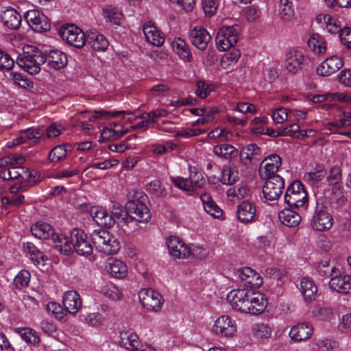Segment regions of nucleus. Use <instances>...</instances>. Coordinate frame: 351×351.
<instances>
[{
  "label": "nucleus",
  "mask_w": 351,
  "mask_h": 351,
  "mask_svg": "<svg viewBox=\"0 0 351 351\" xmlns=\"http://www.w3.org/2000/svg\"><path fill=\"white\" fill-rule=\"evenodd\" d=\"M191 43L199 50L206 49L211 38L208 32L202 26H196L190 32Z\"/></svg>",
  "instance_id": "25"
},
{
  "label": "nucleus",
  "mask_w": 351,
  "mask_h": 351,
  "mask_svg": "<svg viewBox=\"0 0 351 351\" xmlns=\"http://www.w3.org/2000/svg\"><path fill=\"white\" fill-rule=\"evenodd\" d=\"M44 58L49 69L59 70L67 64L66 54L58 49L50 50L44 56Z\"/></svg>",
  "instance_id": "23"
},
{
  "label": "nucleus",
  "mask_w": 351,
  "mask_h": 351,
  "mask_svg": "<svg viewBox=\"0 0 351 351\" xmlns=\"http://www.w3.org/2000/svg\"><path fill=\"white\" fill-rule=\"evenodd\" d=\"M119 345L127 351H157L151 346L144 348L138 336L130 331H121L119 333Z\"/></svg>",
  "instance_id": "11"
},
{
  "label": "nucleus",
  "mask_w": 351,
  "mask_h": 351,
  "mask_svg": "<svg viewBox=\"0 0 351 351\" xmlns=\"http://www.w3.org/2000/svg\"><path fill=\"white\" fill-rule=\"evenodd\" d=\"M285 202L291 207L306 208L307 193L300 181L295 180L288 186L285 195Z\"/></svg>",
  "instance_id": "4"
},
{
  "label": "nucleus",
  "mask_w": 351,
  "mask_h": 351,
  "mask_svg": "<svg viewBox=\"0 0 351 351\" xmlns=\"http://www.w3.org/2000/svg\"><path fill=\"white\" fill-rule=\"evenodd\" d=\"M279 15L286 21H290L294 16L292 0H279Z\"/></svg>",
  "instance_id": "54"
},
{
  "label": "nucleus",
  "mask_w": 351,
  "mask_h": 351,
  "mask_svg": "<svg viewBox=\"0 0 351 351\" xmlns=\"http://www.w3.org/2000/svg\"><path fill=\"white\" fill-rule=\"evenodd\" d=\"M271 328L264 323H256L252 326V333L254 338L258 340L269 339L271 335Z\"/></svg>",
  "instance_id": "52"
},
{
  "label": "nucleus",
  "mask_w": 351,
  "mask_h": 351,
  "mask_svg": "<svg viewBox=\"0 0 351 351\" xmlns=\"http://www.w3.org/2000/svg\"><path fill=\"white\" fill-rule=\"evenodd\" d=\"M213 332L217 336L225 338L234 337L237 332L236 321L228 315H221L215 321Z\"/></svg>",
  "instance_id": "8"
},
{
  "label": "nucleus",
  "mask_w": 351,
  "mask_h": 351,
  "mask_svg": "<svg viewBox=\"0 0 351 351\" xmlns=\"http://www.w3.org/2000/svg\"><path fill=\"white\" fill-rule=\"evenodd\" d=\"M241 53L239 49H233L230 53H226L221 58V65L225 69H231L238 61Z\"/></svg>",
  "instance_id": "57"
},
{
  "label": "nucleus",
  "mask_w": 351,
  "mask_h": 351,
  "mask_svg": "<svg viewBox=\"0 0 351 351\" xmlns=\"http://www.w3.org/2000/svg\"><path fill=\"white\" fill-rule=\"evenodd\" d=\"M213 152L217 156L226 159H230L237 154L235 147L229 144L216 145L213 149Z\"/></svg>",
  "instance_id": "59"
},
{
  "label": "nucleus",
  "mask_w": 351,
  "mask_h": 351,
  "mask_svg": "<svg viewBox=\"0 0 351 351\" xmlns=\"http://www.w3.org/2000/svg\"><path fill=\"white\" fill-rule=\"evenodd\" d=\"M143 33L146 40L154 46H161L165 42L164 36L151 22L144 25Z\"/></svg>",
  "instance_id": "33"
},
{
  "label": "nucleus",
  "mask_w": 351,
  "mask_h": 351,
  "mask_svg": "<svg viewBox=\"0 0 351 351\" xmlns=\"http://www.w3.org/2000/svg\"><path fill=\"white\" fill-rule=\"evenodd\" d=\"M313 345L322 351H334L337 348V343L327 338L314 339Z\"/></svg>",
  "instance_id": "61"
},
{
  "label": "nucleus",
  "mask_w": 351,
  "mask_h": 351,
  "mask_svg": "<svg viewBox=\"0 0 351 351\" xmlns=\"http://www.w3.org/2000/svg\"><path fill=\"white\" fill-rule=\"evenodd\" d=\"M330 271L332 277L329 282L330 288L335 291L346 294L347 289L346 288H347L348 276H335L336 271L334 267L330 269Z\"/></svg>",
  "instance_id": "44"
},
{
  "label": "nucleus",
  "mask_w": 351,
  "mask_h": 351,
  "mask_svg": "<svg viewBox=\"0 0 351 351\" xmlns=\"http://www.w3.org/2000/svg\"><path fill=\"white\" fill-rule=\"evenodd\" d=\"M103 14L107 21L114 25H120L123 19V15L119 9L111 5L103 8Z\"/></svg>",
  "instance_id": "50"
},
{
  "label": "nucleus",
  "mask_w": 351,
  "mask_h": 351,
  "mask_svg": "<svg viewBox=\"0 0 351 351\" xmlns=\"http://www.w3.org/2000/svg\"><path fill=\"white\" fill-rule=\"evenodd\" d=\"M16 63L29 74H37L40 65L45 63L44 55L36 47L27 45L23 47V54L17 57Z\"/></svg>",
  "instance_id": "1"
},
{
  "label": "nucleus",
  "mask_w": 351,
  "mask_h": 351,
  "mask_svg": "<svg viewBox=\"0 0 351 351\" xmlns=\"http://www.w3.org/2000/svg\"><path fill=\"white\" fill-rule=\"evenodd\" d=\"M128 132L120 122H113L105 127L101 133V138L104 141L117 140Z\"/></svg>",
  "instance_id": "30"
},
{
  "label": "nucleus",
  "mask_w": 351,
  "mask_h": 351,
  "mask_svg": "<svg viewBox=\"0 0 351 351\" xmlns=\"http://www.w3.org/2000/svg\"><path fill=\"white\" fill-rule=\"evenodd\" d=\"M101 292L106 298L112 300H119L121 298V290L113 283H107L102 286Z\"/></svg>",
  "instance_id": "56"
},
{
  "label": "nucleus",
  "mask_w": 351,
  "mask_h": 351,
  "mask_svg": "<svg viewBox=\"0 0 351 351\" xmlns=\"http://www.w3.org/2000/svg\"><path fill=\"white\" fill-rule=\"evenodd\" d=\"M239 25H231L220 28L215 38L217 49L223 51L234 46L239 39Z\"/></svg>",
  "instance_id": "5"
},
{
  "label": "nucleus",
  "mask_w": 351,
  "mask_h": 351,
  "mask_svg": "<svg viewBox=\"0 0 351 351\" xmlns=\"http://www.w3.org/2000/svg\"><path fill=\"white\" fill-rule=\"evenodd\" d=\"M91 240L96 249L106 255L117 254L121 247L118 239L104 229L94 230L91 233Z\"/></svg>",
  "instance_id": "2"
},
{
  "label": "nucleus",
  "mask_w": 351,
  "mask_h": 351,
  "mask_svg": "<svg viewBox=\"0 0 351 351\" xmlns=\"http://www.w3.org/2000/svg\"><path fill=\"white\" fill-rule=\"evenodd\" d=\"M232 136L231 132L225 128L217 127L208 134V137L210 139L218 141H227Z\"/></svg>",
  "instance_id": "64"
},
{
  "label": "nucleus",
  "mask_w": 351,
  "mask_h": 351,
  "mask_svg": "<svg viewBox=\"0 0 351 351\" xmlns=\"http://www.w3.org/2000/svg\"><path fill=\"white\" fill-rule=\"evenodd\" d=\"M343 64L344 60L341 56L332 55L318 65L317 73L321 76H330L341 69Z\"/></svg>",
  "instance_id": "18"
},
{
  "label": "nucleus",
  "mask_w": 351,
  "mask_h": 351,
  "mask_svg": "<svg viewBox=\"0 0 351 351\" xmlns=\"http://www.w3.org/2000/svg\"><path fill=\"white\" fill-rule=\"evenodd\" d=\"M110 215H112L115 221L117 220V223L120 226H129L130 223H134V218L128 215L127 210H125L119 204L114 205Z\"/></svg>",
  "instance_id": "46"
},
{
  "label": "nucleus",
  "mask_w": 351,
  "mask_h": 351,
  "mask_svg": "<svg viewBox=\"0 0 351 351\" xmlns=\"http://www.w3.org/2000/svg\"><path fill=\"white\" fill-rule=\"evenodd\" d=\"M25 252L29 256L34 265L40 267H44L48 258L37 247L30 242L24 243L23 245Z\"/></svg>",
  "instance_id": "41"
},
{
  "label": "nucleus",
  "mask_w": 351,
  "mask_h": 351,
  "mask_svg": "<svg viewBox=\"0 0 351 351\" xmlns=\"http://www.w3.org/2000/svg\"><path fill=\"white\" fill-rule=\"evenodd\" d=\"M71 237L73 241V250L80 256H88L93 253V246L85 232L80 229L74 228L71 231Z\"/></svg>",
  "instance_id": "15"
},
{
  "label": "nucleus",
  "mask_w": 351,
  "mask_h": 351,
  "mask_svg": "<svg viewBox=\"0 0 351 351\" xmlns=\"http://www.w3.org/2000/svg\"><path fill=\"white\" fill-rule=\"evenodd\" d=\"M90 214L99 226L110 228L115 223L114 219L112 215L108 213V210L101 206H93L90 210Z\"/></svg>",
  "instance_id": "27"
},
{
  "label": "nucleus",
  "mask_w": 351,
  "mask_h": 351,
  "mask_svg": "<svg viewBox=\"0 0 351 351\" xmlns=\"http://www.w3.org/2000/svg\"><path fill=\"white\" fill-rule=\"evenodd\" d=\"M171 47L173 51L184 62H189L192 60V53L189 45L186 44L184 40L181 38H175L171 43Z\"/></svg>",
  "instance_id": "39"
},
{
  "label": "nucleus",
  "mask_w": 351,
  "mask_h": 351,
  "mask_svg": "<svg viewBox=\"0 0 351 351\" xmlns=\"http://www.w3.org/2000/svg\"><path fill=\"white\" fill-rule=\"evenodd\" d=\"M24 17L29 27L36 32L47 31L50 28L47 17L38 10L27 11Z\"/></svg>",
  "instance_id": "17"
},
{
  "label": "nucleus",
  "mask_w": 351,
  "mask_h": 351,
  "mask_svg": "<svg viewBox=\"0 0 351 351\" xmlns=\"http://www.w3.org/2000/svg\"><path fill=\"white\" fill-rule=\"evenodd\" d=\"M251 191L250 187L245 184H239L234 187H231L226 191L227 197L230 201L234 202L236 199H241L250 196Z\"/></svg>",
  "instance_id": "43"
},
{
  "label": "nucleus",
  "mask_w": 351,
  "mask_h": 351,
  "mask_svg": "<svg viewBox=\"0 0 351 351\" xmlns=\"http://www.w3.org/2000/svg\"><path fill=\"white\" fill-rule=\"evenodd\" d=\"M205 211L213 218L221 219L223 217V210L213 199L210 195L204 193L200 195Z\"/></svg>",
  "instance_id": "36"
},
{
  "label": "nucleus",
  "mask_w": 351,
  "mask_h": 351,
  "mask_svg": "<svg viewBox=\"0 0 351 351\" xmlns=\"http://www.w3.org/2000/svg\"><path fill=\"white\" fill-rule=\"evenodd\" d=\"M147 197L143 195L140 199H135L128 202L126 209L128 215L134 218V222H147L151 219V213L146 205Z\"/></svg>",
  "instance_id": "6"
},
{
  "label": "nucleus",
  "mask_w": 351,
  "mask_h": 351,
  "mask_svg": "<svg viewBox=\"0 0 351 351\" xmlns=\"http://www.w3.org/2000/svg\"><path fill=\"white\" fill-rule=\"evenodd\" d=\"M82 322L88 326L99 328L104 325L105 318L98 312L88 313L81 316Z\"/></svg>",
  "instance_id": "51"
},
{
  "label": "nucleus",
  "mask_w": 351,
  "mask_h": 351,
  "mask_svg": "<svg viewBox=\"0 0 351 351\" xmlns=\"http://www.w3.org/2000/svg\"><path fill=\"white\" fill-rule=\"evenodd\" d=\"M32 234L39 239H51L55 235L54 229L47 223L38 221L31 227Z\"/></svg>",
  "instance_id": "38"
},
{
  "label": "nucleus",
  "mask_w": 351,
  "mask_h": 351,
  "mask_svg": "<svg viewBox=\"0 0 351 351\" xmlns=\"http://www.w3.org/2000/svg\"><path fill=\"white\" fill-rule=\"evenodd\" d=\"M278 218L282 224L288 227L297 226L301 221L300 215L291 209L281 210L278 214Z\"/></svg>",
  "instance_id": "45"
},
{
  "label": "nucleus",
  "mask_w": 351,
  "mask_h": 351,
  "mask_svg": "<svg viewBox=\"0 0 351 351\" xmlns=\"http://www.w3.org/2000/svg\"><path fill=\"white\" fill-rule=\"evenodd\" d=\"M43 135V130L38 128H31L20 132L19 135L16 138L6 143L8 147H13L22 143H29L30 144L36 143L40 138Z\"/></svg>",
  "instance_id": "19"
},
{
  "label": "nucleus",
  "mask_w": 351,
  "mask_h": 351,
  "mask_svg": "<svg viewBox=\"0 0 351 351\" xmlns=\"http://www.w3.org/2000/svg\"><path fill=\"white\" fill-rule=\"evenodd\" d=\"M235 276L246 286L252 288L258 287L263 284L261 276L253 269L245 267L235 271Z\"/></svg>",
  "instance_id": "21"
},
{
  "label": "nucleus",
  "mask_w": 351,
  "mask_h": 351,
  "mask_svg": "<svg viewBox=\"0 0 351 351\" xmlns=\"http://www.w3.org/2000/svg\"><path fill=\"white\" fill-rule=\"evenodd\" d=\"M170 180L176 187L189 193L202 187L205 182L202 173L198 171L196 167L191 165L189 166L188 178L171 176Z\"/></svg>",
  "instance_id": "3"
},
{
  "label": "nucleus",
  "mask_w": 351,
  "mask_h": 351,
  "mask_svg": "<svg viewBox=\"0 0 351 351\" xmlns=\"http://www.w3.org/2000/svg\"><path fill=\"white\" fill-rule=\"evenodd\" d=\"M300 291L306 302H311L316 298L317 287L313 280L304 277L301 279Z\"/></svg>",
  "instance_id": "37"
},
{
  "label": "nucleus",
  "mask_w": 351,
  "mask_h": 351,
  "mask_svg": "<svg viewBox=\"0 0 351 351\" xmlns=\"http://www.w3.org/2000/svg\"><path fill=\"white\" fill-rule=\"evenodd\" d=\"M119 114H123L121 123L123 125L126 123L132 122L136 119V116L130 112L126 111H106L97 110L93 112L88 117L90 121H95L97 119L106 120L111 117H116Z\"/></svg>",
  "instance_id": "22"
},
{
  "label": "nucleus",
  "mask_w": 351,
  "mask_h": 351,
  "mask_svg": "<svg viewBox=\"0 0 351 351\" xmlns=\"http://www.w3.org/2000/svg\"><path fill=\"white\" fill-rule=\"evenodd\" d=\"M249 304L246 313L251 315H259L262 313L267 305V300L261 293H253L250 291Z\"/></svg>",
  "instance_id": "26"
},
{
  "label": "nucleus",
  "mask_w": 351,
  "mask_h": 351,
  "mask_svg": "<svg viewBox=\"0 0 351 351\" xmlns=\"http://www.w3.org/2000/svg\"><path fill=\"white\" fill-rule=\"evenodd\" d=\"M309 49L316 56L324 54L327 49L326 42L323 36L313 34L308 40Z\"/></svg>",
  "instance_id": "42"
},
{
  "label": "nucleus",
  "mask_w": 351,
  "mask_h": 351,
  "mask_svg": "<svg viewBox=\"0 0 351 351\" xmlns=\"http://www.w3.org/2000/svg\"><path fill=\"white\" fill-rule=\"evenodd\" d=\"M263 186V197L265 201L277 200L285 189V180L281 176H271L266 178Z\"/></svg>",
  "instance_id": "7"
},
{
  "label": "nucleus",
  "mask_w": 351,
  "mask_h": 351,
  "mask_svg": "<svg viewBox=\"0 0 351 351\" xmlns=\"http://www.w3.org/2000/svg\"><path fill=\"white\" fill-rule=\"evenodd\" d=\"M239 178V173L235 167L224 165L221 170V182L223 184H234Z\"/></svg>",
  "instance_id": "49"
},
{
  "label": "nucleus",
  "mask_w": 351,
  "mask_h": 351,
  "mask_svg": "<svg viewBox=\"0 0 351 351\" xmlns=\"http://www.w3.org/2000/svg\"><path fill=\"white\" fill-rule=\"evenodd\" d=\"M80 171V166L75 163L69 169H64L55 171L51 173V178L54 179H64L76 176Z\"/></svg>",
  "instance_id": "60"
},
{
  "label": "nucleus",
  "mask_w": 351,
  "mask_h": 351,
  "mask_svg": "<svg viewBox=\"0 0 351 351\" xmlns=\"http://www.w3.org/2000/svg\"><path fill=\"white\" fill-rule=\"evenodd\" d=\"M250 291L247 289H233L228 293L227 301L234 310L246 313Z\"/></svg>",
  "instance_id": "12"
},
{
  "label": "nucleus",
  "mask_w": 351,
  "mask_h": 351,
  "mask_svg": "<svg viewBox=\"0 0 351 351\" xmlns=\"http://www.w3.org/2000/svg\"><path fill=\"white\" fill-rule=\"evenodd\" d=\"M313 334V326L303 322L293 326L289 331V336L295 342H301L309 339Z\"/></svg>",
  "instance_id": "24"
},
{
  "label": "nucleus",
  "mask_w": 351,
  "mask_h": 351,
  "mask_svg": "<svg viewBox=\"0 0 351 351\" xmlns=\"http://www.w3.org/2000/svg\"><path fill=\"white\" fill-rule=\"evenodd\" d=\"M63 304L67 313L75 314L82 307L80 295L75 291H66L63 296Z\"/></svg>",
  "instance_id": "32"
},
{
  "label": "nucleus",
  "mask_w": 351,
  "mask_h": 351,
  "mask_svg": "<svg viewBox=\"0 0 351 351\" xmlns=\"http://www.w3.org/2000/svg\"><path fill=\"white\" fill-rule=\"evenodd\" d=\"M169 253L175 258L183 259L191 254V248L179 237L169 236L166 239Z\"/></svg>",
  "instance_id": "16"
},
{
  "label": "nucleus",
  "mask_w": 351,
  "mask_h": 351,
  "mask_svg": "<svg viewBox=\"0 0 351 351\" xmlns=\"http://www.w3.org/2000/svg\"><path fill=\"white\" fill-rule=\"evenodd\" d=\"M306 99L315 104H321L325 101H341L344 99V97L338 93H326L315 95L310 94L307 95Z\"/></svg>",
  "instance_id": "48"
},
{
  "label": "nucleus",
  "mask_w": 351,
  "mask_h": 351,
  "mask_svg": "<svg viewBox=\"0 0 351 351\" xmlns=\"http://www.w3.org/2000/svg\"><path fill=\"white\" fill-rule=\"evenodd\" d=\"M59 33L62 40L71 46L81 48L86 43V38L84 33L80 28L74 25L62 26Z\"/></svg>",
  "instance_id": "10"
},
{
  "label": "nucleus",
  "mask_w": 351,
  "mask_h": 351,
  "mask_svg": "<svg viewBox=\"0 0 351 351\" xmlns=\"http://www.w3.org/2000/svg\"><path fill=\"white\" fill-rule=\"evenodd\" d=\"M316 22L328 32L335 34L341 30V24L338 19L328 13H319L316 16Z\"/></svg>",
  "instance_id": "29"
},
{
  "label": "nucleus",
  "mask_w": 351,
  "mask_h": 351,
  "mask_svg": "<svg viewBox=\"0 0 351 351\" xmlns=\"http://www.w3.org/2000/svg\"><path fill=\"white\" fill-rule=\"evenodd\" d=\"M106 268L110 276L115 278L122 279L128 275V268L126 263L119 259L110 261Z\"/></svg>",
  "instance_id": "40"
},
{
  "label": "nucleus",
  "mask_w": 351,
  "mask_h": 351,
  "mask_svg": "<svg viewBox=\"0 0 351 351\" xmlns=\"http://www.w3.org/2000/svg\"><path fill=\"white\" fill-rule=\"evenodd\" d=\"M0 17L3 24L9 29H16L21 26V16L13 8H5L1 10Z\"/></svg>",
  "instance_id": "28"
},
{
  "label": "nucleus",
  "mask_w": 351,
  "mask_h": 351,
  "mask_svg": "<svg viewBox=\"0 0 351 351\" xmlns=\"http://www.w3.org/2000/svg\"><path fill=\"white\" fill-rule=\"evenodd\" d=\"M256 212L254 205L249 202L243 201L237 206V217L242 223H250L254 220Z\"/></svg>",
  "instance_id": "31"
},
{
  "label": "nucleus",
  "mask_w": 351,
  "mask_h": 351,
  "mask_svg": "<svg viewBox=\"0 0 351 351\" xmlns=\"http://www.w3.org/2000/svg\"><path fill=\"white\" fill-rule=\"evenodd\" d=\"M16 332L23 340L28 343L37 345L40 342V337L34 330L30 328H18Z\"/></svg>",
  "instance_id": "53"
},
{
  "label": "nucleus",
  "mask_w": 351,
  "mask_h": 351,
  "mask_svg": "<svg viewBox=\"0 0 351 351\" xmlns=\"http://www.w3.org/2000/svg\"><path fill=\"white\" fill-rule=\"evenodd\" d=\"M333 223L332 216L328 210L323 206L317 205L311 220L313 229L317 231L328 230Z\"/></svg>",
  "instance_id": "13"
},
{
  "label": "nucleus",
  "mask_w": 351,
  "mask_h": 351,
  "mask_svg": "<svg viewBox=\"0 0 351 351\" xmlns=\"http://www.w3.org/2000/svg\"><path fill=\"white\" fill-rule=\"evenodd\" d=\"M52 241L55 247L62 253L66 254L73 250L74 240L71 239V232L69 234H55L52 237Z\"/></svg>",
  "instance_id": "34"
},
{
  "label": "nucleus",
  "mask_w": 351,
  "mask_h": 351,
  "mask_svg": "<svg viewBox=\"0 0 351 351\" xmlns=\"http://www.w3.org/2000/svg\"><path fill=\"white\" fill-rule=\"evenodd\" d=\"M146 189L149 193L158 197H164L167 194V189L158 180H152L148 183Z\"/></svg>",
  "instance_id": "58"
},
{
  "label": "nucleus",
  "mask_w": 351,
  "mask_h": 351,
  "mask_svg": "<svg viewBox=\"0 0 351 351\" xmlns=\"http://www.w3.org/2000/svg\"><path fill=\"white\" fill-rule=\"evenodd\" d=\"M20 171L21 175L19 182H21L24 186L27 184H34L38 181L37 171L34 170H26L23 167V169H21Z\"/></svg>",
  "instance_id": "62"
},
{
  "label": "nucleus",
  "mask_w": 351,
  "mask_h": 351,
  "mask_svg": "<svg viewBox=\"0 0 351 351\" xmlns=\"http://www.w3.org/2000/svg\"><path fill=\"white\" fill-rule=\"evenodd\" d=\"M86 40L90 47L97 51H105L109 46L107 38L97 31L89 32Z\"/></svg>",
  "instance_id": "35"
},
{
  "label": "nucleus",
  "mask_w": 351,
  "mask_h": 351,
  "mask_svg": "<svg viewBox=\"0 0 351 351\" xmlns=\"http://www.w3.org/2000/svg\"><path fill=\"white\" fill-rule=\"evenodd\" d=\"M47 313L55 317L60 322H65L66 320V310L63 308L62 306L55 302H50L47 304Z\"/></svg>",
  "instance_id": "55"
},
{
  "label": "nucleus",
  "mask_w": 351,
  "mask_h": 351,
  "mask_svg": "<svg viewBox=\"0 0 351 351\" xmlns=\"http://www.w3.org/2000/svg\"><path fill=\"white\" fill-rule=\"evenodd\" d=\"M261 155V150L256 144H249L243 147L241 152V160L245 164L252 162L254 160H259Z\"/></svg>",
  "instance_id": "47"
},
{
  "label": "nucleus",
  "mask_w": 351,
  "mask_h": 351,
  "mask_svg": "<svg viewBox=\"0 0 351 351\" xmlns=\"http://www.w3.org/2000/svg\"><path fill=\"white\" fill-rule=\"evenodd\" d=\"M282 165L281 158L277 154L266 157L261 163L259 172L262 178L280 176L276 174Z\"/></svg>",
  "instance_id": "20"
},
{
  "label": "nucleus",
  "mask_w": 351,
  "mask_h": 351,
  "mask_svg": "<svg viewBox=\"0 0 351 351\" xmlns=\"http://www.w3.org/2000/svg\"><path fill=\"white\" fill-rule=\"evenodd\" d=\"M306 60V58L302 50L291 49L285 54V67L289 73L296 74L302 69Z\"/></svg>",
  "instance_id": "14"
},
{
  "label": "nucleus",
  "mask_w": 351,
  "mask_h": 351,
  "mask_svg": "<svg viewBox=\"0 0 351 351\" xmlns=\"http://www.w3.org/2000/svg\"><path fill=\"white\" fill-rule=\"evenodd\" d=\"M3 206H19L25 202V196L21 194L8 195L1 197Z\"/></svg>",
  "instance_id": "63"
},
{
  "label": "nucleus",
  "mask_w": 351,
  "mask_h": 351,
  "mask_svg": "<svg viewBox=\"0 0 351 351\" xmlns=\"http://www.w3.org/2000/svg\"><path fill=\"white\" fill-rule=\"evenodd\" d=\"M138 298L141 305L149 311H160L164 302L162 295L152 289H141Z\"/></svg>",
  "instance_id": "9"
}]
</instances>
